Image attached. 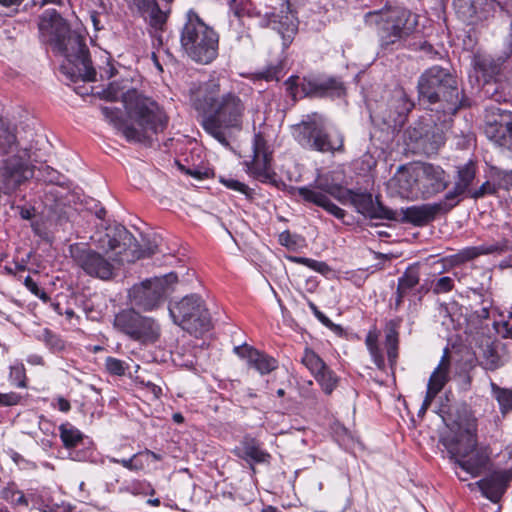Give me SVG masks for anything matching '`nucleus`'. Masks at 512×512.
<instances>
[{"label":"nucleus","mask_w":512,"mask_h":512,"mask_svg":"<svg viewBox=\"0 0 512 512\" xmlns=\"http://www.w3.org/2000/svg\"><path fill=\"white\" fill-rule=\"evenodd\" d=\"M417 88L420 102L435 106L430 110L435 111L436 116L430 115L426 122L421 121L405 131V155L431 157L444 144L451 117L465 106V100L456 78L440 66L427 69L419 77Z\"/></svg>","instance_id":"nucleus-1"},{"label":"nucleus","mask_w":512,"mask_h":512,"mask_svg":"<svg viewBox=\"0 0 512 512\" xmlns=\"http://www.w3.org/2000/svg\"><path fill=\"white\" fill-rule=\"evenodd\" d=\"M107 94L112 101L122 100L127 120L121 121L120 111L116 108L102 107L101 112L118 127L128 141L145 142L167 127L168 117L157 102L136 89L123 91L119 84L114 82L109 85Z\"/></svg>","instance_id":"nucleus-2"},{"label":"nucleus","mask_w":512,"mask_h":512,"mask_svg":"<svg viewBox=\"0 0 512 512\" xmlns=\"http://www.w3.org/2000/svg\"><path fill=\"white\" fill-rule=\"evenodd\" d=\"M98 242L106 253L117 249L119 251L115 257L106 258L88 244L74 243L69 246V255L73 263L85 274L101 280H109L114 276L115 262H135L156 252L151 247L147 250L140 249L134 236L121 225L115 227L113 234L106 233Z\"/></svg>","instance_id":"nucleus-3"},{"label":"nucleus","mask_w":512,"mask_h":512,"mask_svg":"<svg viewBox=\"0 0 512 512\" xmlns=\"http://www.w3.org/2000/svg\"><path fill=\"white\" fill-rule=\"evenodd\" d=\"M38 28L42 40L48 43L54 52L73 64L79 76L88 81L95 79L96 71L89 58L84 38L71 31L68 23L56 10L43 12L39 18Z\"/></svg>","instance_id":"nucleus-4"},{"label":"nucleus","mask_w":512,"mask_h":512,"mask_svg":"<svg viewBox=\"0 0 512 512\" xmlns=\"http://www.w3.org/2000/svg\"><path fill=\"white\" fill-rule=\"evenodd\" d=\"M456 426V430L441 438V443L455 464L470 476L477 477L489 464L487 449L477 445V419L467 414Z\"/></svg>","instance_id":"nucleus-5"},{"label":"nucleus","mask_w":512,"mask_h":512,"mask_svg":"<svg viewBox=\"0 0 512 512\" xmlns=\"http://www.w3.org/2000/svg\"><path fill=\"white\" fill-rule=\"evenodd\" d=\"M245 105L233 93L221 97L217 106L204 118L203 127L224 147L230 145V139L242 129Z\"/></svg>","instance_id":"nucleus-6"},{"label":"nucleus","mask_w":512,"mask_h":512,"mask_svg":"<svg viewBox=\"0 0 512 512\" xmlns=\"http://www.w3.org/2000/svg\"><path fill=\"white\" fill-rule=\"evenodd\" d=\"M180 42L188 56L198 63L208 64L217 56V33L192 10L187 13V21L182 29Z\"/></svg>","instance_id":"nucleus-7"},{"label":"nucleus","mask_w":512,"mask_h":512,"mask_svg":"<svg viewBox=\"0 0 512 512\" xmlns=\"http://www.w3.org/2000/svg\"><path fill=\"white\" fill-rule=\"evenodd\" d=\"M325 121L318 113L306 116V119L292 126V134L302 146H309L320 152L334 153L343 148V137L337 133L327 134L324 131Z\"/></svg>","instance_id":"nucleus-8"},{"label":"nucleus","mask_w":512,"mask_h":512,"mask_svg":"<svg viewBox=\"0 0 512 512\" xmlns=\"http://www.w3.org/2000/svg\"><path fill=\"white\" fill-rule=\"evenodd\" d=\"M378 34L385 49L398 48L416 28L417 19L409 10L393 8L378 14Z\"/></svg>","instance_id":"nucleus-9"},{"label":"nucleus","mask_w":512,"mask_h":512,"mask_svg":"<svg viewBox=\"0 0 512 512\" xmlns=\"http://www.w3.org/2000/svg\"><path fill=\"white\" fill-rule=\"evenodd\" d=\"M114 328L140 345L149 346L159 341L161 326L152 317L144 316L134 309H123L113 321Z\"/></svg>","instance_id":"nucleus-10"},{"label":"nucleus","mask_w":512,"mask_h":512,"mask_svg":"<svg viewBox=\"0 0 512 512\" xmlns=\"http://www.w3.org/2000/svg\"><path fill=\"white\" fill-rule=\"evenodd\" d=\"M169 314L175 324L195 336L202 335L212 327L211 317L200 296L191 294L169 306Z\"/></svg>","instance_id":"nucleus-11"},{"label":"nucleus","mask_w":512,"mask_h":512,"mask_svg":"<svg viewBox=\"0 0 512 512\" xmlns=\"http://www.w3.org/2000/svg\"><path fill=\"white\" fill-rule=\"evenodd\" d=\"M177 281V275L172 272L162 277L145 280L132 288L131 301L135 306L145 311H151L158 307L165 294Z\"/></svg>","instance_id":"nucleus-12"},{"label":"nucleus","mask_w":512,"mask_h":512,"mask_svg":"<svg viewBox=\"0 0 512 512\" xmlns=\"http://www.w3.org/2000/svg\"><path fill=\"white\" fill-rule=\"evenodd\" d=\"M485 135L512 153V112L496 106L485 109Z\"/></svg>","instance_id":"nucleus-13"},{"label":"nucleus","mask_w":512,"mask_h":512,"mask_svg":"<svg viewBox=\"0 0 512 512\" xmlns=\"http://www.w3.org/2000/svg\"><path fill=\"white\" fill-rule=\"evenodd\" d=\"M298 80V76H291L286 81L287 89L294 98L299 90L305 97H323L332 93L340 95L343 90L342 83L335 78L309 76L304 77L300 83Z\"/></svg>","instance_id":"nucleus-14"},{"label":"nucleus","mask_w":512,"mask_h":512,"mask_svg":"<svg viewBox=\"0 0 512 512\" xmlns=\"http://www.w3.org/2000/svg\"><path fill=\"white\" fill-rule=\"evenodd\" d=\"M420 164L419 185L422 196L427 199L444 191L449 184L445 171L438 165L427 162Z\"/></svg>","instance_id":"nucleus-15"},{"label":"nucleus","mask_w":512,"mask_h":512,"mask_svg":"<svg viewBox=\"0 0 512 512\" xmlns=\"http://www.w3.org/2000/svg\"><path fill=\"white\" fill-rule=\"evenodd\" d=\"M350 203L357 212L372 219H396V213L384 207L379 201L374 202L370 193L348 191Z\"/></svg>","instance_id":"nucleus-16"},{"label":"nucleus","mask_w":512,"mask_h":512,"mask_svg":"<svg viewBox=\"0 0 512 512\" xmlns=\"http://www.w3.org/2000/svg\"><path fill=\"white\" fill-rule=\"evenodd\" d=\"M458 204L446 203L444 200L439 203L411 206L401 210L402 220L416 226H423L434 220L440 212H448Z\"/></svg>","instance_id":"nucleus-17"},{"label":"nucleus","mask_w":512,"mask_h":512,"mask_svg":"<svg viewBox=\"0 0 512 512\" xmlns=\"http://www.w3.org/2000/svg\"><path fill=\"white\" fill-rule=\"evenodd\" d=\"M457 15L468 24L487 19L495 9V0H453Z\"/></svg>","instance_id":"nucleus-18"},{"label":"nucleus","mask_w":512,"mask_h":512,"mask_svg":"<svg viewBox=\"0 0 512 512\" xmlns=\"http://www.w3.org/2000/svg\"><path fill=\"white\" fill-rule=\"evenodd\" d=\"M413 107L414 103L408 98L404 90H395L388 103L387 114L383 117L384 123L394 130L400 129Z\"/></svg>","instance_id":"nucleus-19"},{"label":"nucleus","mask_w":512,"mask_h":512,"mask_svg":"<svg viewBox=\"0 0 512 512\" xmlns=\"http://www.w3.org/2000/svg\"><path fill=\"white\" fill-rule=\"evenodd\" d=\"M33 177V168L28 162H4L0 168V182L4 193L10 194L22 183Z\"/></svg>","instance_id":"nucleus-20"},{"label":"nucleus","mask_w":512,"mask_h":512,"mask_svg":"<svg viewBox=\"0 0 512 512\" xmlns=\"http://www.w3.org/2000/svg\"><path fill=\"white\" fill-rule=\"evenodd\" d=\"M285 8V11L281 10V15L266 13L265 19L260 21V25L271 26L281 35L284 46H287L296 34L298 26L294 14L289 10V5H285Z\"/></svg>","instance_id":"nucleus-21"},{"label":"nucleus","mask_w":512,"mask_h":512,"mask_svg":"<svg viewBox=\"0 0 512 512\" xmlns=\"http://www.w3.org/2000/svg\"><path fill=\"white\" fill-rule=\"evenodd\" d=\"M420 164L407 162L400 165L394 176L390 179V185L397 189L398 194L408 197L416 183H419Z\"/></svg>","instance_id":"nucleus-22"},{"label":"nucleus","mask_w":512,"mask_h":512,"mask_svg":"<svg viewBox=\"0 0 512 512\" xmlns=\"http://www.w3.org/2000/svg\"><path fill=\"white\" fill-rule=\"evenodd\" d=\"M476 177V166L474 162H467L457 166L456 175L454 177V186L452 190L445 194L444 201L446 203L459 202V196L468 194L470 196V186Z\"/></svg>","instance_id":"nucleus-23"},{"label":"nucleus","mask_w":512,"mask_h":512,"mask_svg":"<svg viewBox=\"0 0 512 512\" xmlns=\"http://www.w3.org/2000/svg\"><path fill=\"white\" fill-rule=\"evenodd\" d=\"M474 67L477 71L481 72L485 78H492L500 71L499 62L486 55H476L474 57ZM483 93L496 102H500L501 100V95L497 92L496 83L490 79H485Z\"/></svg>","instance_id":"nucleus-24"},{"label":"nucleus","mask_w":512,"mask_h":512,"mask_svg":"<svg viewBox=\"0 0 512 512\" xmlns=\"http://www.w3.org/2000/svg\"><path fill=\"white\" fill-rule=\"evenodd\" d=\"M234 352L241 358H245L248 361L250 367L257 370L261 375L268 374L277 368V361L257 349L248 346H236Z\"/></svg>","instance_id":"nucleus-25"},{"label":"nucleus","mask_w":512,"mask_h":512,"mask_svg":"<svg viewBox=\"0 0 512 512\" xmlns=\"http://www.w3.org/2000/svg\"><path fill=\"white\" fill-rule=\"evenodd\" d=\"M508 476L504 472H494L488 477L476 482L483 495L494 504L498 503L503 496L508 482Z\"/></svg>","instance_id":"nucleus-26"},{"label":"nucleus","mask_w":512,"mask_h":512,"mask_svg":"<svg viewBox=\"0 0 512 512\" xmlns=\"http://www.w3.org/2000/svg\"><path fill=\"white\" fill-rule=\"evenodd\" d=\"M298 193L305 201L324 208L336 218L343 219L345 217V211L334 204L325 194L307 187L298 188Z\"/></svg>","instance_id":"nucleus-27"},{"label":"nucleus","mask_w":512,"mask_h":512,"mask_svg":"<svg viewBox=\"0 0 512 512\" xmlns=\"http://www.w3.org/2000/svg\"><path fill=\"white\" fill-rule=\"evenodd\" d=\"M235 453L249 463H266L270 459V454L262 450L259 443L251 437H245Z\"/></svg>","instance_id":"nucleus-28"},{"label":"nucleus","mask_w":512,"mask_h":512,"mask_svg":"<svg viewBox=\"0 0 512 512\" xmlns=\"http://www.w3.org/2000/svg\"><path fill=\"white\" fill-rule=\"evenodd\" d=\"M420 274L416 266L408 267L403 275L398 278L395 307L399 308L403 299L419 284Z\"/></svg>","instance_id":"nucleus-29"},{"label":"nucleus","mask_w":512,"mask_h":512,"mask_svg":"<svg viewBox=\"0 0 512 512\" xmlns=\"http://www.w3.org/2000/svg\"><path fill=\"white\" fill-rule=\"evenodd\" d=\"M450 355L448 348L444 349L438 366L430 375L427 388L439 393L449 380Z\"/></svg>","instance_id":"nucleus-30"},{"label":"nucleus","mask_w":512,"mask_h":512,"mask_svg":"<svg viewBox=\"0 0 512 512\" xmlns=\"http://www.w3.org/2000/svg\"><path fill=\"white\" fill-rule=\"evenodd\" d=\"M246 172L254 179L264 182L277 184L278 175L271 162H245Z\"/></svg>","instance_id":"nucleus-31"},{"label":"nucleus","mask_w":512,"mask_h":512,"mask_svg":"<svg viewBox=\"0 0 512 512\" xmlns=\"http://www.w3.org/2000/svg\"><path fill=\"white\" fill-rule=\"evenodd\" d=\"M508 250V241L502 240L490 244H482L479 246L468 247L461 252L464 260H472L481 255L501 254Z\"/></svg>","instance_id":"nucleus-32"},{"label":"nucleus","mask_w":512,"mask_h":512,"mask_svg":"<svg viewBox=\"0 0 512 512\" xmlns=\"http://www.w3.org/2000/svg\"><path fill=\"white\" fill-rule=\"evenodd\" d=\"M17 150V141L14 127L0 117V152L3 155L13 153Z\"/></svg>","instance_id":"nucleus-33"},{"label":"nucleus","mask_w":512,"mask_h":512,"mask_svg":"<svg viewBox=\"0 0 512 512\" xmlns=\"http://www.w3.org/2000/svg\"><path fill=\"white\" fill-rule=\"evenodd\" d=\"M220 84L217 80H210L206 82L201 89L199 101L203 102V105L210 111L213 110L219 103Z\"/></svg>","instance_id":"nucleus-34"},{"label":"nucleus","mask_w":512,"mask_h":512,"mask_svg":"<svg viewBox=\"0 0 512 512\" xmlns=\"http://www.w3.org/2000/svg\"><path fill=\"white\" fill-rule=\"evenodd\" d=\"M493 397L499 404L501 413L512 411V389L502 388L494 382H490Z\"/></svg>","instance_id":"nucleus-35"},{"label":"nucleus","mask_w":512,"mask_h":512,"mask_svg":"<svg viewBox=\"0 0 512 512\" xmlns=\"http://www.w3.org/2000/svg\"><path fill=\"white\" fill-rule=\"evenodd\" d=\"M317 383L320 385L322 391L330 395L337 387L339 378L337 375L327 366L323 371L314 376Z\"/></svg>","instance_id":"nucleus-36"},{"label":"nucleus","mask_w":512,"mask_h":512,"mask_svg":"<svg viewBox=\"0 0 512 512\" xmlns=\"http://www.w3.org/2000/svg\"><path fill=\"white\" fill-rule=\"evenodd\" d=\"M302 364L315 376L327 367L326 363L312 349L305 348Z\"/></svg>","instance_id":"nucleus-37"},{"label":"nucleus","mask_w":512,"mask_h":512,"mask_svg":"<svg viewBox=\"0 0 512 512\" xmlns=\"http://www.w3.org/2000/svg\"><path fill=\"white\" fill-rule=\"evenodd\" d=\"M36 145L39 147L36 148H24L19 154L16 155V160H25L27 159H33V160H40L43 157L49 156V154L44 153L43 151L45 149H50V144L47 139L41 138L37 140Z\"/></svg>","instance_id":"nucleus-38"},{"label":"nucleus","mask_w":512,"mask_h":512,"mask_svg":"<svg viewBox=\"0 0 512 512\" xmlns=\"http://www.w3.org/2000/svg\"><path fill=\"white\" fill-rule=\"evenodd\" d=\"M175 165L178 168V170H180L182 173L191 176L197 181L209 179L214 176L213 169L209 167L196 165L186 167L182 162H175Z\"/></svg>","instance_id":"nucleus-39"},{"label":"nucleus","mask_w":512,"mask_h":512,"mask_svg":"<svg viewBox=\"0 0 512 512\" xmlns=\"http://www.w3.org/2000/svg\"><path fill=\"white\" fill-rule=\"evenodd\" d=\"M365 343H366L367 349L370 352V355L373 359L374 364L379 369H384L385 361H384V357L381 353V350L378 346L377 334L375 332L370 331L366 336Z\"/></svg>","instance_id":"nucleus-40"},{"label":"nucleus","mask_w":512,"mask_h":512,"mask_svg":"<svg viewBox=\"0 0 512 512\" xmlns=\"http://www.w3.org/2000/svg\"><path fill=\"white\" fill-rule=\"evenodd\" d=\"M59 430L61 440L66 448L75 447L82 440L81 432L70 425L62 424Z\"/></svg>","instance_id":"nucleus-41"},{"label":"nucleus","mask_w":512,"mask_h":512,"mask_svg":"<svg viewBox=\"0 0 512 512\" xmlns=\"http://www.w3.org/2000/svg\"><path fill=\"white\" fill-rule=\"evenodd\" d=\"M45 205L51 209L65 205L64 201V189L60 186H50L45 191L44 195Z\"/></svg>","instance_id":"nucleus-42"},{"label":"nucleus","mask_w":512,"mask_h":512,"mask_svg":"<svg viewBox=\"0 0 512 512\" xmlns=\"http://www.w3.org/2000/svg\"><path fill=\"white\" fill-rule=\"evenodd\" d=\"M288 260H290L291 262H294V263L305 265L308 268H310L320 274H323V275H326L331 272L330 267L323 261H318V260L305 258V257H297V256H289Z\"/></svg>","instance_id":"nucleus-43"},{"label":"nucleus","mask_w":512,"mask_h":512,"mask_svg":"<svg viewBox=\"0 0 512 512\" xmlns=\"http://www.w3.org/2000/svg\"><path fill=\"white\" fill-rule=\"evenodd\" d=\"M253 153V160H270L272 157V150L265 139L260 135L255 136Z\"/></svg>","instance_id":"nucleus-44"},{"label":"nucleus","mask_w":512,"mask_h":512,"mask_svg":"<svg viewBox=\"0 0 512 512\" xmlns=\"http://www.w3.org/2000/svg\"><path fill=\"white\" fill-rule=\"evenodd\" d=\"M144 17L156 30H161L167 21V14L159 8L158 4L151 8Z\"/></svg>","instance_id":"nucleus-45"},{"label":"nucleus","mask_w":512,"mask_h":512,"mask_svg":"<svg viewBox=\"0 0 512 512\" xmlns=\"http://www.w3.org/2000/svg\"><path fill=\"white\" fill-rule=\"evenodd\" d=\"M128 364L115 357H107L105 359V368L107 372L115 376H124L128 369Z\"/></svg>","instance_id":"nucleus-46"},{"label":"nucleus","mask_w":512,"mask_h":512,"mask_svg":"<svg viewBox=\"0 0 512 512\" xmlns=\"http://www.w3.org/2000/svg\"><path fill=\"white\" fill-rule=\"evenodd\" d=\"M9 379L16 387L25 388L27 386L25 367L22 363H17L10 367Z\"/></svg>","instance_id":"nucleus-47"},{"label":"nucleus","mask_w":512,"mask_h":512,"mask_svg":"<svg viewBox=\"0 0 512 512\" xmlns=\"http://www.w3.org/2000/svg\"><path fill=\"white\" fill-rule=\"evenodd\" d=\"M482 365L486 370L494 371L503 365V361L493 348H487L484 351Z\"/></svg>","instance_id":"nucleus-48"},{"label":"nucleus","mask_w":512,"mask_h":512,"mask_svg":"<svg viewBox=\"0 0 512 512\" xmlns=\"http://www.w3.org/2000/svg\"><path fill=\"white\" fill-rule=\"evenodd\" d=\"M220 183H222L226 188L231 189L233 191L239 192L247 197H251L252 190L243 182L236 180L231 177L220 176Z\"/></svg>","instance_id":"nucleus-49"},{"label":"nucleus","mask_w":512,"mask_h":512,"mask_svg":"<svg viewBox=\"0 0 512 512\" xmlns=\"http://www.w3.org/2000/svg\"><path fill=\"white\" fill-rule=\"evenodd\" d=\"M138 456H139V454L136 453L128 459H117L114 457H108V459L111 463H119L124 468H126L130 471H140V470L144 469V463L139 459Z\"/></svg>","instance_id":"nucleus-50"},{"label":"nucleus","mask_w":512,"mask_h":512,"mask_svg":"<svg viewBox=\"0 0 512 512\" xmlns=\"http://www.w3.org/2000/svg\"><path fill=\"white\" fill-rule=\"evenodd\" d=\"M38 338L55 351L64 349V342L48 329H43L38 335Z\"/></svg>","instance_id":"nucleus-51"},{"label":"nucleus","mask_w":512,"mask_h":512,"mask_svg":"<svg viewBox=\"0 0 512 512\" xmlns=\"http://www.w3.org/2000/svg\"><path fill=\"white\" fill-rule=\"evenodd\" d=\"M455 281L450 276H443L435 280L432 284V291L435 294L448 293L454 288Z\"/></svg>","instance_id":"nucleus-52"},{"label":"nucleus","mask_w":512,"mask_h":512,"mask_svg":"<svg viewBox=\"0 0 512 512\" xmlns=\"http://www.w3.org/2000/svg\"><path fill=\"white\" fill-rule=\"evenodd\" d=\"M247 0H229V7L233 14L240 18L247 11Z\"/></svg>","instance_id":"nucleus-53"},{"label":"nucleus","mask_w":512,"mask_h":512,"mask_svg":"<svg viewBox=\"0 0 512 512\" xmlns=\"http://www.w3.org/2000/svg\"><path fill=\"white\" fill-rule=\"evenodd\" d=\"M40 172L42 173V179L45 181V182H48V183H56V184H60V174L55 171L53 168H51L50 166H45L42 170H40Z\"/></svg>","instance_id":"nucleus-54"},{"label":"nucleus","mask_w":512,"mask_h":512,"mask_svg":"<svg viewBox=\"0 0 512 512\" xmlns=\"http://www.w3.org/2000/svg\"><path fill=\"white\" fill-rule=\"evenodd\" d=\"M5 498L15 505L28 506V500L21 491H6Z\"/></svg>","instance_id":"nucleus-55"},{"label":"nucleus","mask_w":512,"mask_h":512,"mask_svg":"<svg viewBox=\"0 0 512 512\" xmlns=\"http://www.w3.org/2000/svg\"><path fill=\"white\" fill-rule=\"evenodd\" d=\"M24 284L27 287V289L35 296L44 300L48 299L46 293L38 287L37 283L30 276H27L25 278Z\"/></svg>","instance_id":"nucleus-56"},{"label":"nucleus","mask_w":512,"mask_h":512,"mask_svg":"<svg viewBox=\"0 0 512 512\" xmlns=\"http://www.w3.org/2000/svg\"><path fill=\"white\" fill-rule=\"evenodd\" d=\"M493 192L494 188L489 181H486L479 188L472 190L470 192V197L473 199H478L485 196L486 194H492Z\"/></svg>","instance_id":"nucleus-57"},{"label":"nucleus","mask_w":512,"mask_h":512,"mask_svg":"<svg viewBox=\"0 0 512 512\" xmlns=\"http://www.w3.org/2000/svg\"><path fill=\"white\" fill-rule=\"evenodd\" d=\"M282 73V65L277 64L275 66L268 67L263 73L262 76L268 80H276L278 81L280 79Z\"/></svg>","instance_id":"nucleus-58"},{"label":"nucleus","mask_w":512,"mask_h":512,"mask_svg":"<svg viewBox=\"0 0 512 512\" xmlns=\"http://www.w3.org/2000/svg\"><path fill=\"white\" fill-rule=\"evenodd\" d=\"M21 397L20 395L11 392V393H0V405L1 406H12L19 403Z\"/></svg>","instance_id":"nucleus-59"},{"label":"nucleus","mask_w":512,"mask_h":512,"mask_svg":"<svg viewBox=\"0 0 512 512\" xmlns=\"http://www.w3.org/2000/svg\"><path fill=\"white\" fill-rule=\"evenodd\" d=\"M438 393L427 388L426 396L419 410V415H424Z\"/></svg>","instance_id":"nucleus-60"},{"label":"nucleus","mask_w":512,"mask_h":512,"mask_svg":"<svg viewBox=\"0 0 512 512\" xmlns=\"http://www.w3.org/2000/svg\"><path fill=\"white\" fill-rule=\"evenodd\" d=\"M139 12L144 16L157 2L156 0H133Z\"/></svg>","instance_id":"nucleus-61"},{"label":"nucleus","mask_w":512,"mask_h":512,"mask_svg":"<svg viewBox=\"0 0 512 512\" xmlns=\"http://www.w3.org/2000/svg\"><path fill=\"white\" fill-rule=\"evenodd\" d=\"M315 317L326 327L330 328L333 331H340L341 327L339 325L334 324L324 313L320 310L316 311Z\"/></svg>","instance_id":"nucleus-62"},{"label":"nucleus","mask_w":512,"mask_h":512,"mask_svg":"<svg viewBox=\"0 0 512 512\" xmlns=\"http://www.w3.org/2000/svg\"><path fill=\"white\" fill-rule=\"evenodd\" d=\"M386 347H398V332L395 328H389L386 332Z\"/></svg>","instance_id":"nucleus-63"},{"label":"nucleus","mask_w":512,"mask_h":512,"mask_svg":"<svg viewBox=\"0 0 512 512\" xmlns=\"http://www.w3.org/2000/svg\"><path fill=\"white\" fill-rule=\"evenodd\" d=\"M17 208L19 210L20 217L24 220H30L35 215V209L33 207L19 206Z\"/></svg>","instance_id":"nucleus-64"}]
</instances>
